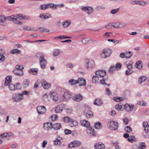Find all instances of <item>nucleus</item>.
Masks as SVG:
<instances>
[{"label":"nucleus","instance_id":"nucleus-1","mask_svg":"<svg viewBox=\"0 0 149 149\" xmlns=\"http://www.w3.org/2000/svg\"><path fill=\"white\" fill-rule=\"evenodd\" d=\"M12 78V77L11 76H8L6 77L4 84V85L5 86H8L10 90L11 91L20 89L21 84L19 83H17L15 85L10 84Z\"/></svg>","mask_w":149,"mask_h":149},{"label":"nucleus","instance_id":"nucleus-2","mask_svg":"<svg viewBox=\"0 0 149 149\" xmlns=\"http://www.w3.org/2000/svg\"><path fill=\"white\" fill-rule=\"evenodd\" d=\"M9 19L13 21L14 23L17 24L22 25V22L19 21L20 20H26L29 19V17L28 16L23 15L22 14H18L17 15H13L9 16L8 17Z\"/></svg>","mask_w":149,"mask_h":149},{"label":"nucleus","instance_id":"nucleus-3","mask_svg":"<svg viewBox=\"0 0 149 149\" xmlns=\"http://www.w3.org/2000/svg\"><path fill=\"white\" fill-rule=\"evenodd\" d=\"M106 72L104 70H99L95 72V75H97L102 80H101L100 83L104 85H107L105 80L108 79V77L106 76Z\"/></svg>","mask_w":149,"mask_h":149},{"label":"nucleus","instance_id":"nucleus-4","mask_svg":"<svg viewBox=\"0 0 149 149\" xmlns=\"http://www.w3.org/2000/svg\"><path fill=\"white\" fill-rule=\"evenodd\" d=\"M112 52V50L109 48H105L102 51L100 56L102 58H105L109 57Z\"/></svg>","mask_w":149,"mask_h":149},{"label":"nucleus","instance_id":"nucleus-5","mask_svg":"<svg viewBox=\"0 0 149 149\" xmlns=\"http://www.w3.org/2000/svg\"><path fill=\"white\" fill-rule=\"evenodd\" d=\"M107 126L109 128L112 130H116L118 127V124L114 120H110L108 123Z\"/></svg>","mask_w":149,"mask_h":149},{"label":"nucleus","instance_id":"nucleus-6","mask_svg":"<svg viewBox=\"0 0 149 149\" xmlns=\"http://www.w3.org/2000/svg\"><path fill=\"white\" fill-rule=\"evenodd\" d=\"M85 67L89 70L93 69L95 66L94 61L92 59H87L85 60Z\"/></svg>","mask_w":149,"mask_h":149},{"label":"nucleus","instance_id":"nucleus-7","mask_svg":"<svg viewBox=\"0 0 149 149\" xmlns=\"http://www.w3.org/2000/svg\"><path fill=\"white\" fill-rule=\"evenodd\" d=\"M66 107V105L64 104H61L56 106L55 107V111L57 113H60L63 110V109H65Z\"/></svg>","mask_w":149,"mask_h":149},{"label":"nucleus","instance_id":"nucleus-8","mask_svg":"<svg viewBox=\"0 0 149 149\" xmlns=\"http://www.w3.org/2000/svg\"><path fill=\"white\" fill-rule=\"evenodd\" d=\"M23 69V67L22 65H17L15 66V68L13 70V72L14 73H16L17 72V71L18 70L19 71V74L20 75H23V71H22V70Z\"/></svg>","mask_w":149,"mask_h":149},{"label":"nucleus","instance_id":"nucleus-9","mask_svg":"<svg viewBox=\"0 0 149 149\" xmlns=\"http://www.w3.org/2000/svg\"><path fill=\"white\" fill-rule=\"evenodd\" d=\"M81 143V142L80 141L74 140L70 143L68 147L69 148L78 147L80 145Z\"/></svg>","mask_w":149,"mask_h":149},{"label":"nucleus","instance_id":"nucleus-10","mask_svg":"<svg viewBox=\"0 0 149 149\" xmlns=\"http://www.w3.org/2000/svg\"><path fill=\"white\" fill-rule=\"evenodd\" d=\"M36 56L38 58H39V62L42 63V62H47L42 53L40 52L36 54Z\"/></svg>","mask_w":149,"mask_h":149},{"label":"nucleus","instance_id":"nucleus-11","mask_svg":"<svg viewBox=\"0 0 149 149\" xmlns=\"http://www.w3.org/2000/svg\"><path fill=\"white\" fill-rule=\"evenodd\" d=\"M13 134L11 132L8 133H5L1 134L0 135V144L3 142V139L5 138L11 136Z\"/></svg>","mask_w":149,"mask_h":149},{"label":"nucleus","instance_id":"nucleus-12","mask_svg":"<svg viewBox=\"0 0 149 149\" xmlns=\"http://www.w3.org/2000/svg\"><path fill=\"white\" fill-rule=\"evenodd\" d=\"M41 82L42 86L45 89H48L51 86V85L50 84L48 83L47 81L44 79H42L41 80Z\"/></svg>","mask_w":149,"mask_h":149},{"label":"nucleus","instance_id":"nucleus-13","mask_svg":"<svg viewBox=\"0 0 149 149\" xmlns=\"http://www.w3.org/2000/svg\"><path fill=\"white\" fill-rule=\"evenodd\" d=\"M44 129L47 131L51 130L52 129V123L51 122H47L44 123L43 124Z\"/></svg>","mask_w":149,"mask_h":149},{"label":"nucleus","instance_id":"nucleus-14","mask_svg":"<svg viewBox=\"0 0 149 149\" xmlns=\"http://www.w3.org/2000/svg\"><path fill=\"white\" fill-rule=\"evenodd\" d=\"M37 109L39 114H44L46 111V109L44 106H40L37 107Z\"/></svg>","mask_w":149,"mask_h":149},{"label":"nucleus","instance_id":"nucleus-15","mask_svg":"<svg viewBox=\"0 0 149 149\" xmlns=\"http://www.w3.org/2000/svg\"><path fill=\"white\" fill-rule=\"evenodd\" d=\"M77 84L80 86H85L86 85V81L85 79L82 78H79L77 80Z\"/></svg>","mask_w":149,"mask_h":149},{"label":"nucleus","instance_id":"nucleus-16","mask_svg":"<svg viewBox=\"0 0 149 149\" xmlns=\"http://www.w3.org/2000/svg\"><path fill=\"white\" fill-rule=\"evenodd\" d=\"M13 97L14 99V100L15 101H20L23 98L22 94L21 93L18 94L17 95L16 94L14 95Z\"/></svg>","mask_w":149,"mask_h":149},{"label":"nucleus","instance_id":"nucleus-17","mask_svg":"<svg viewBox=\"0 0 149 149\" xmlns=\"http://www.w3.org/2000/svg\"><path fill=\"white\" fill-rule=\"evenodd\" d=\"M95 149H104L105 146L102 142H97L95 143L94 146Z\"/></svg>","mask_w":149,"mask_h":149},{"label":"nucleus","instance_id":"nucleus-18","mask_svg":"<svg viewBox=\"0 0 149 149\" xmlns=\"http://www.w3.org/2000/svg\"><path fill=\"white\" fill-rule=\"evenodd\" d=\"M81 10L82 11H84L87 10V13L88 14H90L93 12V9L90 6L83 7L81 8Z\"/></svg>","mask_w":149,"mask_h":149},{"label":"nucleus","instance_id":"nucleus-19","mask_svg":"<svg viewBox=\"0 0 149 149\" xmlns=\"http://www.w3.org/2000/svg\"><path fill=\"white\" fill-rule=\"evenodd\" d=\"M71 95L68 92H66L64 93L63 97L64 98L63 100L65 101L68 100L70 98Z\"/></svg>","mask_w":149,"mask_h":149},{"label":"nucleus","instance_id":"nucleus-20","mask_svg":"<svg viewBox=\"0 0 149 149\" xmlns=\"http://www.w3.org/2000/svg\"><path fill=\"white\" fill-rule=\"evenodd\" d=\"M87 132L88 135L90 136H94L95 134L94 130L91 128H88L87 130Z\"/></svg>","mask_w":149,"mask_h":149},{"label":"nucleus","instance_id":"nucleus-21","mask_svg":"<svg viewBox=\"0 0 149 149\" xmlns=\"http://www.w3.org/2000/svg\"><path fill=\"white\" fill-rule=\"evenodd\" d=\"M80 123L82 126L87 128L90 126V123L86 120H82L81 121Z\"/></svg>","mask_w":149,"mask_h":149},{"label":"nucleus","instance_id":"nucleus-22","mask_svg":"<svg viewBox=\"0 0 149 149\" xmlns=\"http://www.w3.org/2000/svg\"><path fill=\"white\" fill-rule=\"evenodd\" d=\"M42 100L44 103H47L49 102V100L47 94H45L43 95L42 98Z\"/></svg>","mask_w":149,"mask_h":149},{"label":"nucleus","instance_id":"nucleus-23","mask_svg":"<svg viewBox=\"0 0 149 149\" xmlns=\"http://www.w3.org/2000/svg\"><path fill=\"white\" fill-rule=\"evenodd\" d=\"M124 107L126 111H132L134 107V105H131L130 106L128 104H127L125 105Z\"/></svg>","mask_w":149,"mask_h":149},{"label":"nucleus","instance_id":"nucleus-24","mask_svg":"<svg viewBox=\"0 0 149 149\" xmlns=\"http://www.w3.org/2000/svg\"><path fill=\"white\" fill-rule=\"evenodd\" d=\"M94 104L95 105L100 106L103 103L101 99L97 98L95 100Z\"/></svg>","mask_w":149,"mask_h":149},{"label":"nucleus","instance_id":"nucleus-25","mask_svg":"<svg viewBox=\"0 0 149 149\" xmlns=\"http://www.w3.org/2000/svg\"><path fill=\"white\" fill-rule=\"evenodd\" d=\"M24 30H26L27 31H35L38 30L34 27H31L30 26H26L23 28Z\"/></svg>","mask_w":149,"mask_h":149},{"label":"nucleus","instance_id":"nucleus-26","mask_svg":"<svg viewBox=\"0 0 149 149\" xmlns=\"http://www.w3.org/2000/svg\"><path fill=\"white\" fill-rule=\"evenodd\" d=\"M85 115L88 118H91L93 117V113L90 110H88L86 113Z\"/></svg>","mask_w":149,"mask_h":149},{"label":"nucleus","instance_id":"nucleus-27","mask_svg":"<svg viewBox=\"0 0 149 149\" xmlns=\"http://www.w3.org/2000/svg\"><path fill=\"white\" fill-rule=\"evenodd\" d=\"M70 123V126L71 127H74L77 126L78 125L77 122L73 119L71 120V122Z\"/></svg>","mask_w":149,"mask_h":149},{"label":"nucleus","instance_id":"nucleus-28","mask_svg":"<svg viewBox=\"0 0 149 149\" xmlns=\"http://www.w3.org/2000/svg\"><path fill=\"white\" fill-rule=\"evenodd\" d=\"M102 79L96 75L93 77L92 81L93 83H97L100 81Z\"/></svg>","mask_w":149,"mask_h":149},{"label":"nucleus","instance_id":"nucleus-29","mask_svg":"<svg viewBox=\"0 0 149 149\" xmlns=\"http://www.w3.org/2000/svg\"><path fill=\"white\" fill-rule=\"evenodd\" d=\"M83 97L82 95L79 94L73 97V100L79 102L82 99Z\"/></svg>","mask_w":149,"mask_h":149},{"label":"nucleus","instance_id":"nucleus-30","mask_svg":"<svg viewBox=\"0 0 149 149\" xmlns=\"http://www.w3.org/2000/svg\"><path fill=\"white\" fill-rule=\"evenodd\" d=\"M38 72V70L37 68H32L29 70V72L31 74H36Z\"/></svg>","mask_w":149,"mask_h":149},{"label":"nucleus","instance_id":"nucleus-31","mask_svg":"<svg viewBox=\"0 0 149 149\" xmlns=\"http://www.w3.org/2000/svg\"><path fill=\"white\" fill-rule=\"evenodd\" d=\"M61 125L60 123H57L53 125L52 124V129L54 128L55 130H57L61 128Z\"/></svg>","mask_w":149,"mask_h":149},{"label":"nucleus","instance_id":"nucleus-32","mask_svg":"<svg viewBox=\"0 0 149 149\" xmlns=\"http://www.w3.org/2000/svg\"><path fill=\"white\" fill-rule=\"evenodd\" d=\"M71 23V21L70 20H66L63 22V26L64 28H67L69 26V25Z\"/></svg>","mask_w":149,"mask_h":149},{"label":"nucleus","instance_id":"nucleus-33","mask_svg":"<svg viewBox=\"0 0 149 149\" xmlns=\"http://www.w3.org/2000/svg\"><path fill=\"white\" fill-rule=\"evenodd\" d=\"M146 148V144L144 142L140 143L138 145L139 149H145Z\"/></svg>","mask_w":149,"mask_h":149},{"label":"nucleus","instance_id":"nucleus-34","mask_svg":"<svg viewBox=\"0 0 149 149\" xmlns=\"http://www.w3.org/2000/svg\"><path fill=\"white\" fill-rule=\"evenodd\" d=\"M29 81L27 79H25L23 83V86L25 88L29 86Z\"/></svg>","mask_w":149,"mask_h":149},{"label":"nucleus","instance_id":"nucleus-35","mask_svg":"<svg viewBox=\"0 0 149 149\" xmlns=\"http://www.w3.org/2000/svg\"><path fill=\"white\" fill-rule=\"evenodd\" d=\"M127 68L128 69L132 70V61H127L126 62Z\"/></svg>","mask_w":149,"mask_h":149},{"label":"nucleus","instance_id":"nucleus-36","mask_svg":"<svg viewBox=\"0 0 149 149\" xmlns=\"http://www.w3.org/2000/svg\"><path fill=\"white\" fill-rule=\"evenodd\" d=\"M6 20V17L3 16H0V24L3 25L4 23L5 22Z\"/></svg>","mask_w":149,"mask_h":149},{"label":"nucleus","instance_id":"nucleus-37","mask_svg":"<svg viewBox=\"0 0 149 149\" xmlns=\"http://www.w3.org/2000/svg\"><path fill=\"white\" fill-rule=\"evenodd\" d=\"M72 119L70 118L69 117L66 116L64 117L62 119V120L65 122H68L70 123L71 122V120Z\"/></svg>","mask_w":149,"mask_h":149},{"label":"nucleus","instance_id":"nucleus-38","mask_svg":"<svg viewBox=\"0 0 149 149\" xmlns=\"http://www.w3.org/2000/svg\"><path fill=\"white\" fill-rule=\"evenodd\" d=\"M141 63V61L137 62L135 64V67L139 69H141L142 68V65Z\"/></svg>","mask_w":149,"mask_h":149},{"label":"nucleus","instance_id":"nucleus-39","mask_svg":"<svg viewBox=\"0 0 149 149\" xmlns=\"http://www.w3.org/2000/svg\"><path fill=\"white\" fill-rule=\"evenodd\" d=\"M61 138L60 137H58L56 140L54 142V143L55 145H60L61 144Z\"/></svg>","mask_w":149,"mask_h":149},{"label":"nucleus","instance_id":"nucleus-40","mask_svg":"<svg viewBox=\"0 0 149 149\" xmlns=\"http://www.w3.org/2000/svg\"><path fill=\"white\" fill-rule=\"evenodd\" d=\"M38 29L39 30L42 32L48 33L49 32V30L47 28L39 27Z\"/></svg>","mask_w":149,"mask_h":149},{"label":"nucleus","instance_id":"nucleus-41","mask_svg":"<svg viewBox=\"0 0 149 149\" xmlns=\"http://www.w3.org/2000/svg\"><path fill=\"white\" fill-rule=\"evenodd\" d=\"M69 83L72 85H73L77 84V80H76L74 79H70L68 81Z\"/></svg>","mask_w":149,"mask_h":149},{"label":"nucleus","instance_id":"nucleus-42","mask_svg":"<svg viewBox=\"0 0 149 149\" xmlns=\"http://www.w3.org/2000/svg\"><path fill=\"white\" fill-rule=\"evenodd\" d=\"M95 128L97 129H100L102 127V125L100 122H98L95 124Z\"/></svg>","mask_w":149,"mask_h":149},{"label":"nucleus","instance_id":"nucleus-43","mask_svg":"<svg viewBox=\"0 0 149 149\" xmlns=\"http://www.w3.org/2000/svg\"><path fill=\"white\" fill-rule=\"evenodd\" d=\"M113 23H109L106 25L105 26V27L107 29H112L113 27Z\"/></svg>","mask_w":149,"mask_h":149},{"label":"nucleus","instance_id":"nucleus-44","mask_svg":"<svg viewBox=\"0 0 149 149\" xmlns=\"http://www.w3.org/2000/svg\"><path fill=\"white\" fill-rule=\"evenodd\" d=\"M125 54L126 58V59L130 58L132 56V54L130 52H125Z\"/></svg>","mask_w":149,"mask_h":149},{"label":"nucleus","instance_id":"nucleus-45","mask_svg":"<svg viewBox=\"0 0 149 149\" xmlns=\"http://www.w3.org/2000/svg\"><path fill=\"white\" fill-rule=\"evenodd\" d=\"M121 66L122 65L120 63H118L116 64V65L115 66V67H112L111 69V68H113V69H120L121 68Z\"/></svg>","mask_w":149,"mask_h":149},{"label":"nucleus","instance_id":"nucleus-46","mask_svg":"<svg viewBox=\"0 0 149 149\" xmlns=\"http://www.w3.org/2000/svg\"><path fill=\"white\" fill-rule=\"evenodd\" d=\"M11 52L13 54H19L21 53L20 50L17 49H13L11 50Z\"/></svg>","mask_w":149,"mask_h":149},{"label":"nucleus","instance_id":"nucleus-47","mask_svg":"<svg viewBox=\"0 0 149 149\" xmlns=\"http://www.w3.org/2000/svg\"><path fill=\"white\" fill-rule=\"evenodd\" d=\"M48 6V8H54L55 9L56 8L58 7V5L57 4H54L52 3H48L47 4Z\"/></svg>","mask_w":149,"mask_h":149},{"label":"nucleus","instance_id":"nucleus-48","mask_svg":"<svg viewBox=\"0 0 149 149\" xmlns=\"http://www.w3.org/2000/svg\"><path fill=\"white\" fill-rule=\"evenodd\" d=\"M60 53V51L58 49L54 50L53 53V55L54 56H57Z\"/></svg>","mask_w":149,"mask_h":149},{"label":"nucleus","instance_id":"nucleus-49","mask_svg":"<svg viewBox=\"0 0 149 149\" xmlns=\"http://www.w3.org/2000/svg\"><path fill=\"white\" fill-rule=\"evenodd\" d=\"M146 79V77L145 76H142L140 77L139 80V82L140 84H141L143 82L145 81Z\"/></svg>","mask_w":149,"mask_h":149},{"label":"nucleus","instance_id":"nucleus-50","mask_svg":"<svg viewBox=\"0 0 149 149\" xmlns=\"http://www.w3.org/2000/svg\"><path fill=\"white\" fill-rule=\"evenodd\" d=\"M41 68L42 69H44L45 68L47 64V62H39Z\"/></svg>","mask_w":149,"mask_h":149},{"label":"nucleus","instance_id":"nucleus-51","mask_svg":"<svg viewBox=\"0 0 149 149\" xmlns=\"http://www.w3.org/2000/svg\"><path fill=\"white\" fill-rule=\"evenodd\" d=\"M129 141L132 143L135 140V139L134 136H130L127 139Z\"/></svg>","mask_w":149,"mask_h":149},{"label":"nucleus","instance_id":"nucleus-52","mask_svg":"<svg viewBox=\"0 0 149 149\" xmlns=\"http://www.w3.org/2000/svg\"><path fill=\"white\" fill-rule=\"evenodd\" d=\"M48 8L47 4H44L41 5L40 7V8L41 10H45Z\"/></svg>","mask_w":149,"mask_h":149},{"label":"nucleus","instance_id":"nucleus-53","mask_svg":"<svg viewBox=\"0 0 149 149\" xmlns=\"http://www.w3.org/2000/svg\"><path fill=\"white\" fill-rule=\"evenodd\" d=\"M109 42H111L115 44L116 45L118 44L119 42V41L116 40H113L111 39H109L108 40Z\"/></svg>","mask_w":149,"mask_h":149},{"label":"nucleus","instance_id":"nucleus-54","mask_svg":"<svg viewBox=\"0 0 149 149\" xmlns=\"http://www.w3.org/2000/svg\"><path fill=\"white\" fill-rule=\"evenodd\" d=\"M89 41V40L88 38H83L82 40V43L84 45L87 44Z\"/></svg>","mask_w":149,"mask_h":149},{"label":"nucleus","instance_id":"nucleus-55","mask_svg":"<svg viewBox=\"0 0 149 149\" xmlns=\"http://www.w3.org/2000/svg\"><path fill=\"white\" fill-rule=\"evenodd\" d=\"M125 130L126 132H130L132 131V128L130 126H127L125 128Z\"/></svg>","mask_w":149,"mask_h":149},{"label":"nucleus","instance_id":"nucleus-56","mask_svg":"<svg viewBox=\"0 0 149 149\" xmlns=\"http://www.w3.org/2000/svg\"><path fill=\"white\" fill-rule=\"evenodd\" d=\"M133 72L132 70L128 69L125 71V74L127 75L132 74Z\"/></svg>","mask_w":149,"mask_h":149},{"label":"nucleus","instance_id":"nucleus-57","mask_svg":"<svg viewBox=\"0 0 149 149\" xmlns=\"http://www.w3.org/2000/svg\"><path fill=\"white\" fill-rule=\"evenodd\" d=\"M113 28H119V22L113 23Z\"/></svg>","mask_w":149,"mask_h":149},{"label":"nucleus","instance_id":"nucleus-58","mask_svg":"<svg viewBox=\"0 0 149 149\" xmlns=\"http://www.w3.org/2000/svg\"><path fill=\"white\" fill-rule=\"evenodd\" d=\"M119 10V9L118 8L112 9L111 11V13L112 14H115Z\"/></svg>","mask_w":149,"mask_h":149},{"label":"nucleus","instance_id":"nucleus-59","mask_svg":"<svg viewBox=\"0 0 149 149\" xmlns=\"http://www.w3.org/2000/svg\"><path fill=\"white\" fill-rule=\"evenodd\" d=\"M146 103L143 101H139L138 102V104L143 106H145Z\"/></svg>","mask_w":149,"mask_h":149},{"label":"nucleus","instance_id":"nucleus-60","mask_svg":"<svg viewBox=\"0 0 149 149\" xmlns=\"http://www.w3.org/2000/svg\"><path fill=\"white\" fill-rule=\"evenodd\" d=\"M5 56L2 54H0V61L3 62L5 60Z\"/></svg>","mask_w":149,"mask_h":149},{"label":"nucleus","instance_id":"nucleus-61","mask_svg":"<svg viewBox=\"0 0 149 149\" xmlns=\"http://www.w3.org/2000/svg\"><path fill=\"white\" fill-rule=\"evenodd\" d=\"M119 28L125 27L126 26V24L125 23H119Z\"/></svg>","mask_w":149,"mask_h":149},{"label":"nucleus","instance_id":"nucleus-62","mask_svg":"<svg viewBox=\"0 0 149 149\" xmlns=\"http://www.w3.org/2000/svg\"><path fill=\"white\" fill-rule=\"evenodd\" d=\"M30 91H24L22 92V93L21 94H22V95H29L30 94Z\"/></svg>","mask_w":149,"mask_h":149},{"label":"nucleus","instance_id":"nucleus-63","mask_svg":"<svg viewBox=\"0 0 149 149\" xmlns=\"http://www.w3.org/2000/svg\"><path fill=\"white\" fill-rule=\"evenodd\" d=\"M123 100L122 97H116L114 98V100L117 102H119Z\"/></svg>","mask_w":149,"mask_h":149},{"label":"nucleus","instance_id":"nucleus-64","mask_svg":"<svg viewBox=\"0 0 149 149\" xmlns=\"http://www.w3.org/2000/svg\"><path fill=\"white\" fill-rule=\"evenodd\" d=\"M64 132L65 134H70L72 132L71 130L68 129H65L64 130Z\"/></svg>","mask_w":149,"mask_h":149}]
</instances>
